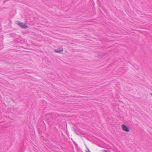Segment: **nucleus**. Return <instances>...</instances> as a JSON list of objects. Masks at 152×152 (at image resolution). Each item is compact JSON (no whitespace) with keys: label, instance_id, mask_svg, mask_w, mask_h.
Listing matches in <instances>:
<instances>
[{"label":"nucleus","instance_id":"obj_1","mask_svg":"<svg viewBox=\"0 0 152 152\" xmlns=\"http://www.w3.org/2000/svg\"><path fill=\"white\" fill-rule=\"evenodd\" d=\"M16 23L22 28L26 29L28 28V26L26 25V24L23 23L20 21H17L16 22Z\"/></svg>","mask_w":152,"mask_h":152},{"label":"nucleus","instance_id":"obj_2","mask_svg":"<svg viewBox=\"0 0 152 152\" xmlns=\"http://www.w3.org/2000/svg\"><path fill=\"white\" fill-rule=\"evenodd\" d=\"M121 128L123 130L126 132H129V129L126 125L123 124L121 125Z\"/></svg>","mask_w":152,"mask_h":152},{"label":"nucleus","instance_id":"obj_3","mask_svg":"<svg viewBox=\"0 0 152 152\" xmlns=\"http://www.w3.org/2000/svg\"><path fill=\"white\" fill-rule=\"evenodd\" d=\"M63 48H61V49L60 50H58L57 49H54V51L56 52V53H61V52H62L63 51Z\"/></svg>","mask_w":152,"mask_h":152},{"label":"nucleus","instance_id":"obj_4","mask_svg":"<svg viewBox=\"0 0 152 152\" xmlns=\"http://www.w3.org/2000/svg\"><path fill=\"white\" fill-rule=\"evenodd\" d=\"M87 149H88V151H86V152H90V150L88 148H87Z\"/></svg>","mask_w":152,"mask_h":152},{"label":"nucleus","instance_id":"obj_5","mask_svg":"<svg viewBox=\"0 0 152 152\" xmlns=\"http://www.w3.org/2000/svg\"><path fill=\"white\" fill-rule=\"evenodd\" d=\"M151 95L152 96V93H151Z\"/></svg>","mask_w":152,"mask_h":152}]
</instances>
